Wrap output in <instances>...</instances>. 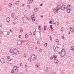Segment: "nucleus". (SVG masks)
I'll list each match as a JSON object with an SVG mask.
<instances>
[{"label": "nucleus", "mask_w": 74, "mask_h": 74, "mask_svg": "<svg viewBox=\"0 0 74 74\" xmlns=\"http://www.w3.org/2000/svg\"><path fill=\"white\" fill-rule=\"evenodd\" d=\"M31 59L34 60V59H35V55L34 54H31Z\"/></svg>", "instance_id": "obj_2"}, {"label": "nucleus", "mask_w": 74, "mask_h": 74, "mask_svg": "<svg viewBox=\"0 0 74 74\" xmlns=\"http://www.w3.org/2000/svg\"><path fill=\"white\" fill-rule=\"evenodd\" d=\"M56 41L57 42H59V40H58V39H56Z\"/></svg>", "instance_id": "obj_30"}, {"label": "nucleus", "mask_w": 74, "mask_h": 74, "mask_svg": "<svg viewBox=\"0 0 74 74\" xmlns=\"http://www.w3.org/2000/svg\"><path fill=\"white\" fill-rule=\"evenodd\" d=\"M32 20L33 22H34V21H35V18H32Z\"/></svg>", "instance_id": "obj_19"}, {"label": "nucleus", "mask_w": 74, "mask_h": 74, "mask_svg": "<svg viewBox=\"0 0 74 74\" xmlns=\"http://www.w3.org/2000/svg\"><path fill=\"white\" fill-rule=\"evenodd\" d=\"M65 8V6L64 5H63L61 7V9L62 10H64Z\"/></svg>", "instance_id": "obj_7"}, {"label": "nucleus", "mask_w": 74, "mask_h": 74, "mask_svg": "<svg viewBox=\"0 0 74 74\" xmlns=\"http://www.w3.org/2000/svg\"><path fill=\"white\" fill-rule=\"evenodd\" d=\"M27 4H29L31 3L30 2V1H29V0L27 1Z\"/></svg>", "instance_id": "obj_23"}, {"label": "nucleus", "mask_w": 74, "mask_h": 74, "mask_svg": "<svg viewBox=\"0 0 74 74\" xmlns=\"http://www.w3.org/2000/svg\"><path fill=\"white\" fill-rule=\"evenodd\" d=\"M37 8H35L34 9V11L35 12H36L37 11Z\"/></svg>", "instance_id": "obj_16"}, {"label": "nucleus", "mask_w": 74, "mask_h": 74, "mask_svg": "<svg viewBox=\"0 0 74 74\" xmlns=\"http://www.w3.org/2000/svg\"><path fill=\"white\" fill-rule=\"evenodd\" d=\"M29 0L30 2L31 3H32L33 2V0Z\"/></svg>", "instance_id": "obj_24"}, {"label": "nucleus", "mask_w": 74, "mask_h": 74, "mask_svg": "<svg viewBox=\"0 0 74 74\" xmlns=\"http://www.w3.org/2000/svg\"><path fill=\"white\" fill-rule=\"evenodd\" d=\"M70 34V32H69V34Z\"/></svg>", "instance_id": "obj_63"}, {"label": "nucleus", "mask_w": 74, "mask_h": 74, "mask_svg": "<svg viewBox=\"0 0 74 74\" xmlns=\"http://www.w3.org/2000/svg\"><path fill=\"white\" fill-rule=\"evenodd\" d=\"M3 32H2L1 31L0 32V34H3Z\"/></svg>", "instance_id": "obj_35"}, {"label": "nucleus", "mask_w": 74, "mask_h": 74, "mask_svg": "<svg viewBox=\"0 0 74 74\" xmlns=\"http://www.w3.org/2000/svg\"><path fill=\"white\" fill-rule=\"evenodd\" d=\"M1 62V63H4V59L2 58L0 60Z\"/></svg>", "instance_id": "obj_6"}, {"label": "nucleus", "mask_w": 74, "mask_h": 74, "mask_svg": "<svg viewBox=\"0 0 74 74\" xmlns=\"http://www.w3.org/2000/svg\"><path fill=\"white\" fill-rule=\"evenodd\" d=\"M58 10H57L55 11V12H54V13L55 14H56V13H58Z\"/></svg>", "instance_id": "obj_27"}, {"label": "nucleus", "mask_w": 74, "mask_h": 74, "mask_svg": "<svg viewBox=\"0 0 74 74\" xmlns=\"http://www.w3.org/2000/svg\"><path fill=\"white\" fill-rule=\"evenodd\" d=\"M13 52L14 53H16V50L14 49Z\"/></svg>", "instance_id": "obj_14"}, {"label": "nucleus", "mask_w": 74, "mask_h": 74, "mask_svg": "<svg viewBox=\"0 0 74 74\" xmlns=\"http://www.w3.org/2000/svg\"><path fill=\"white\" fill-rule=\"evenodd\" d=\"M41 29V26H38V29H39V30H40Z\"/></svg>", "instance_id": "obj_18"}, {"label": "nucleus", "mask_w": 74, "mask_h": 74, "mask_svg": "<svg viewBox=\"0 0 74 74\" xmlns=\"http://www.w3.org/2000/svg\"><path fill=\"white\" fill-rule=\"evenodd\" d=\"M51 30H53V29L52 28H51Z\"/></svg>", "instance_id": "obj_42"}, {"label": "nucleus", "mask_w": 74, "mask_h": 74, "mask_svg": "<svg viewBox=\"0 0 74 74\" xmlns=\"http://www.w3.org/2000/svg\"><path fill=\"white\" fill-rule=\"evenodd\" d=\"M7 59H10V56H8V57H7Z\"/></svg>", "instance_id": "obj_34"}, {"label": "nucleus", "mask_w": 74, "mask_h": 74, "mask_svg": "<svg viewBox=\"0 0 74 74\" xmlns=\"http://www.w3.org/2000/svg\"><path fill=\"white\" fill-rule=\"evenodd\" d=\"M21 32V33H22V32H23V29H21V30L20 31Z\"/></svg>", "instance_id": "obj_33"}, {"label": "nucleus", "mask_w": 74, "mask_h": 74, "mask_svg": "<svg viewBox=\"0 0 74 74\" xmlns=\"http://www.w3.org/2000/svg\"><path fill=\"white\" fill-rule=\"evenodd\" d=\"M53 56L54 59H56V58H57V56H56L55 55H53Z\"/></svg>", "instance_id": "obj_13"}, {"label": "nucleus", "mask_w": 74, "mask_h": 74, "mask_svg": "<svg viewBox=\"0 0 74 74\" xmlns=\"http://www.w3.org/2000/svg\"><path fill=\"white\" fill-rule=\"evenodd\" d=\"M8 6H9V7H12V5L11 3H9L8 4Z\"/></svg>", "instance_id": "obj_17"}, {"label": "nucleus", "mask_w": 74, "mask_h": 74, "mask_svg": "<svg viewBox=\"0 0 74 74\" xmlns=\"http://www.w3.org/2000/svg\"><path fill=\"white\" fill-rule=\"evenodd\" d=\"M50 28H52V25H51L50 26Z\"/></svg>", "instance_id": "obj_46"}, {"label": "nucleus", "mask_w": 74, "mask_h": 74, "mask_svg": "<svg viewBox=\"0 0 74 74\" xmlns=\"http://www.w3.org/2000/svg\"><path fill=\"white\" fill-rule=\"evenodd\" d=\"M17 44L18 45H21L22 44V42L18 41L17 42Z\"/></svg>", "instance_id": "obj_5"}, {"label": "nucleus", "mask_w": 74, "mask_h": 74, "mask_svg": "<svg viewBox=\"0 0 74 74\" xmlns=\"http://www.w3.org/2000/svg\"><path fill=\"white\" fill-rule=\"evenodd\" d=\"M10 53H12V49H11L10 50Z\"/></svg>", "instance_id": "obj_26"}, {"label": "nucleus", "mask_w": 74, "mask_h": 74, "mask_svg": "<svg viewBox=\"0 0 74 74\" xmlns=\"http://www.w3.org/2000/svg\"><path fill=\"white\" fill-rule=\"evenodd\" d=\"M47 29V26H45L44 27V30H46Z\"/></svg>", "instance_id": "obj_22"}, {"label": "nucleus", "mask_w": 74, "mask_h": 74, "mask_svg": "<svg viewBox=\"0 0 74 74\" xmlns=\"http://www.w3.org/2000/svg\"><path fill=\"white\" fill-rule=\"evenodd\" d=\"M54 62H55V63H58V61L57 60H54Z\"/></svg>", "instance_id": "obj_9"}, {"label": "nucleus", "mask_w": 74, "mask_h": 74, "mask_svg": "<svg viewBox=\"0 0 74 74\" xmlns=\"http://www.w3.org/2000/svg\"><path fill=\"white\" fill-rule=\"evenodd\" d=\"M27 34H26L25 36V38H27Z\"/></svg>", "instance_id": "obj_28"}, {"label": "nucleus", "mask_w": 74, "mask_h": 74, "mask_svg": "<svg viewBox=\"0 0 74 74\" xmlns=\"http://www.w3.org/2000/svg\"><path fill=\"white\" fill-rule=\"evenodd\" d=\"M27 19H28V20H29V18H27Z\"/></svg>", "instance_id": "obj_55"}, {"label": "nucleus", "mask_w": 74, "mask_h": 74, "mask_svg": "<svg viewBox=\"0 0 74 74\" xmlns=\"http://www.w3.org/2000/svg\"><path fill=\"white\" fill-rule=\"evenodd\" d=\"M55 73H56L55 72H53V74H55Z\"/></svg>", "instance_id": "obj_54"}, {"label": "nucleus", "mask_w": 74, "mask_h": 74, "mask_svg": "<svg viewBox=\"0 0 74 74\" xmlns=\"http://www.w3.org/2000/svg\"><path fill=\"white\" fill-rule=\"evenodd\" d=\"M28 8H30V5H28Z\"/></svg>", "instance_id": "obj_50"}, {"label": "nucleus", "mask_w": 74, "mask_h": 74, "mask_svg": "<svg viewBox=\"0 0 74 74\" xmlns=\"http://www.w3.org/2000/svg\"><path fill=\"white\" fill-rule=\"evenodd\" d=\"M56 10V8H54L53 9V11H55Z\"/></svg>", "instance_id": "obj_45"}, {"label": "nucleus", "mask_w": 74, "mask_h": 74, "mask_svg": "<svg viewBox=\"0 0 74 74\" xmlns=\"http://www.w3.org/2000/svg\"><path fill=\"white\" fill-rule=\"evenodd\" d=\"M56 9H58L57 10L58 11L59 10H60V8L59 7V6H58L56 8Z\"/></svg>", "instance_id": "obj_15"}, {"label": "nucleus", "mask_w": 74, "mask_h": 74, "mask_svg": "<svg viewBox=\"0 0 74 74\" xmlns=\"http://www.w3.org/2000/svg\"><path fill=\"white\" fill-rule=\"evenodd\" d=\"M13 24H14V25H15V24H16L15 22H14L13 23Z\"/></svg>", "instance_id": "obj_49"}, {"label": "nucleus", "mask_w": 74, "mask_h": 74, "mask_svg": "<svg viewBox=\"0 0 74 74\" xmlns=\"http://www.w3.org/2000/svg\"><path fill=\"white\" fill-rule=\"evenodd\" d=\"M53 24L54 25H55V24H56V23H54Z\"/></svg>", "instance_id": "obj_64"}, {"label": "nucleus", "mask_w": 74, "mask_h": 74, "mask_svg": "<svg viewBox=\"0 0 74 74\" xmlns=\"http://www.w3.org/2000/svg\"><path fill=\"white\" fill-rule=\"evenodd\" d=\"M31 59H32V58H29L28 60L29 61V62H30L31 61Z\"/></svg>", "instance_id": "obj_32"}, {"label": "nucleus", "mask_w": 74, "mask_h": 74, "mask_svg": "<svg viewBox=\"0 0 74 74\" xmlns=\"http://www.w3.org/2000/svg\"><path fill=\"white\" fill-rule=\"evenodd\" d=\"M61 30L62 32H63V29H61Z\"/></svg>", "instance_id": "obj_51"}, {"label": "nucleus", "mask_w": 74, "mask_h": 74, "mask_svg": "<svg viewBox=\"0 0 74 74\" xmlns=\"http://www.w3.org/2000/svg\"><path fill=\"white\" fill-rule=\"evenodd\" d=\"M42 4H40V6H42Z\"/></svg>", "instance_id": "obj_57"}, {"label": "nucleus", "mask_w": 74, "mask_h": 74, "mask_svg": "<svg viewBox=\"0 0 74 74\" xmlns=\"http://www.w3.org/2000/svg\"><path fill=\"white\" fill-rule=\"evenodd\" d=\"M67 8L68 10H70L71 9V6L70 5H68L67 6Z\"/></svg>", "instance_id": "obj_3"}, {"label": "nucleus", "mask_w": 74, "mask_h": 74, "mask_svg": "<svg viewBox=\"0 0 74 74\" xmlns=\"http://www.w3.org/2000/svg\"><path fill=\"white\" fill-rule=\"evenodd\" d=\"M62 38H64V36H62Z\"/></svg>", "instance_id": "obj_59"}, {"label": "nucleus", "mask_w": 74, "mask_h": 74, "mask_svg": "<svg viewBox=\"0 0 74 74\" xmlns=\"http://www.w3.org/2000/svg\"><path fill=\"white\" fill-rule=\"evenodd\" d=\"M18 18V16H16V19H17V18Z\"/></svg>", "instance_id": "obj_48"}, {"label": "nucleus", "mask_w": 74, "mask_h": 74, "mask_svg": "<svg viewBox=\"0 0 74 74\" xmlns=\"http://www.w3.org/2000/svg\"><path fill=\"white\" fill-rule=\"evenodd\" d=\"M52 21H50L49 22V23H50V24H52Z\"/></svg>", "instance_id": "obj_36"}, {"label": "nucleus", "mask_w": 74, "mask_h": 74, "mask_svg": "<svg viewBox=\"0 0 74 74\" xmlns=\"http://www.w3.org/2000/svg\"><path fill=\"white\" fill-rule=\"evenodd\" d=\"M16 68H17V66H14V70H16Z\"/></svg>", "instance_id": "obj_11"}, {"label": "nucleus", "mask_w": 74, "mask_h": 74, "mask_svg": "<svg viewBox=\"0 0 74 74\" xmlns=\"http://www.w3.org/2000/svg\"><path fill=\"white\" fill-rule=\"evenodd\" d=\"M36 67H39V66H38V64H37L36 65V66H35Z\"/></svg>", "instance_id": "obj_25"}, {"label": "nucleus", "mask_w": 74, "mask_h": 74, "mask_svg": "<svg viewBox=\"0 0 74 74\" xmlns=\"http://www.w3.org/2000/svg\"><path fill=\"white\" fill-rule=\"evenodd\" d=\"M58 53L59 54H60V52H59Z\"/></svg>", "instance_id": "obj_60"}, {"label": "nucleus", "mask_w": 74, "mask_h": 74, "mask_svg": "<svg viewBox=\"0 0 74 74\" xmlns=\"http://www.w3.org/2000/svg\"><path fill=\"white\" fill-rule=\"evenodd\" d=\"M65 54H66V53L64 51H62L61 52V55L62 57H63L65 55Z\"/></svg>", "instance_id": "obj_1"}, {"label": "nucleus", "mask_w": 74, "mask_h": 74, "mask_svg": "<svg viewBox=\"0 0 74 74\" xmlns=\"http://www.w3.org/2000/svg\"><path fill=\"white\" fill-rule=\"evenodd\" d=\"M57 48H58V49H59V47H57Z\"/></svg>", "instance_id": "obj_61"}, {"label": "nucleus", "mask_w": 74, "mask_h": 74, "mask_svg": "<svg viewBox=\"0 0 74 74\" xmlns=\"http://www.w3.org/2000/svg\"><path fill=\"white\" fill-rule=\"evenodd\" d=\"M11 72H12V73H14V70H12Z\"/></svg>", "instance_id": "obj_37"}, {"label": "nucleus", "mask_w": 74, "mask_h": 74, "mask_svg": "<svg viewBox=\"0 0 74 74\" xmlns=\"http://www.w3.org/2000/svg\"><path fill=\"white\" fill-rule=\"evenodd\" d=\"M34 16L33 15H32V19L33 18H34Z\"/></svg>", "instance_id": "obj_29"}, {"label": "nucleus", "mask_w": 74, "mask_h": 74, "mask_svg": "<svg viewBox=\"0 0 74 74\" xmlns=\"http://www.w3.org/2000/svg\"><path fill=\"white\" fill-rule=\"evenodd\" d=\"M42 51V49H40V52H41Z\"/></svg>", "instance_id": "obj_43"}, {"label": "nucleus", "mask_w": 74, "mask_h": 74, "mask_svg": "<svg viewBox=\"0 0 74 74\" xmlns=\"http://www.w3.org/2000/svg\"><path fill=\"white\" fill-rule=\"evenodd\" d=\"M10 31L11 32H12V30H10Z\"/></svg>", "instance_id": "obj_58"}, {"label": "nucleus", "mask_w": 74, "mask_h": 74, "mask_svg": "<svg viewBox=\"0 0 74 74\" xmlns=\"http://www.w3.org/2000/svg\"><path fill=\"white\" fill-rule=\"evenodd\" d=\"M12 60V59H11L10 60H9V62H10V61H11V60Z\"/></svg>", "instance_id": "obj_40"}, {"label": "nucleus", "mask_w": 74, "mask_h": 74, "mask_svg": "<svg viewBox=\"0 0 74 74\" xmlns=\"http://www.w3.org/2000/svg\"><path fill=\"white\" fill-rule=\"evenodd\" d=\"M70 10H69V9H68L67 10V12L68 13H69V12H70Z\"/></svg>", "instance_id": "obj_21"}, {"label": "nucleus", "mask_w": 74, "mask_h": 74, "mask_svg": "<svg viewBox=\"0 0 74 74\" xmlns=\"http://www.w3.org/2000/svg\"><path fill=\"white\" fill-rule=\"evenodd\" d=\"M45 47H47V43H45Z\"/></svg>", "instance_id": "obj_31"}, {"label": "nucleus", "mask_w": 74, "mask_h": 74, "mask_svg": "<svg viewBox=\"0 0 74 74\" xmlns=\"http://www.w3.org/2000/svg\"><path fill=\"white\" fill-rule=\"evenodd\" d=\"M23 19H25V18H23Z\"/></svg>", "instance_id": "obj_62"}, {"label": "nucleus", "mask_w": 74, "mask_h": 74, "mask_svg": "<svg viewBox=\"0 0 74 74\" xmlns=\"http://www.w3.org/2000/svg\"><path fill=\"white\" fill-rule=\"evenodd\" d=\"M19 1H17L16 3V5H18V4H19Z\"/></svg>", "instance_id": "obj_10"}, {"label": "nucleus", "mask_w": 74, "mask_h": 74, "mask_svg": "<svg viewBox=\"0 0 74 74\" xmlns=\"http://www.w3.org/2000/svg\"><path fill=\"white\" fill-rule=\"evenodd\" d=\"M71 49L72 50L74 51V47H71Z\"/></svg>", "instance_id": "obj_20"}, {"label": "nucleus", "mask_w": 74, "mask_h": 74, "mask_svg": "<svg viewBox=\"0 0 74 74\" xmlns=\"http://www.w3.org/2000/svg\"><path fill=\"white\" fill-rule=\"evenodd\" d=\"M35 34H36V32H34V34H33L34 35H35Z\"/></svg>", "instance_id": "obj_38"}, {"label": "nucleus", "mask_w": 74, "mask_h": 74, "mask_svg": "<svg viewBox=\"0 0 74 74\" xmlns=\"http://www.w3.org/2000/svg\"><path fill=\"white\" fill-rule=\"evenodd\" d=\"M6 21L7 22H10V17H8L6 18Z\"/></svg>", "instance_id": "obj_8"}, {"label": "nucleus", "mask_w": 74, "mask_h": 74, "mask_svg": "<svg viewBox=\"0 0 74 74\" xmlns=\"http://www.w3.org/2000/svg\"><path fill=\"white\" fill-rule=\"evenodd\" d=\"M54 51H55V52H56V47H54Z\"/></svg>", "instance_id": "obj_12"}, {"label": "nucleus", "mask_w": 74, "mask_h": 74, "mask_svg": "<svg viewBox=\"0 0 74 74\" xmlns=\"http://www.w3.org/2000/svg\"><path fill=\"white\" fill-rule=\"evenodd\" d=\"M52 58H53L52 57H50L51 59H52Z\"/></svg>", "instance_id": "obj_52"}, {"label": "nucleus", "mask_w": 74, "mask_h": 74, "mask_svg": "<svg viewBox=\"0 0 74 74\" xmlns=\"http://www.w3.org/2000/svg\"><path fill=\"white\" fill-rule=\"evenodd\" d=\"M50 40H52V38L51 36H50Z\"/></svg>", "instance_id": "obj_39"}, {"label": "nucleus", "mask_w": 74, "mask_h": 74, "mask_svg": "<svg viewBox=\"0 0 74 74\" xmlns=\"http://www.w3.org/2000/svg\"><path fill=\"white\" fill-rule=\"evenodd\" d=\"M9 33H10V32H8L7 34H9Z\"/></svg>", "instance_id": "obj_53"}, {"label": "nucleus", "mask_w": 74, "mask_h": 74, "mask_svg": "<svg viewBox=\"0 0 74 74\" xmlns=\"http://www.w3.org/2000/svg\"><path fill=\"white\" fill-rule=\"evenodd\" d=\"M57 25H59V23H57Z\"/></svg>", "instance_id": "obj_56"}, {"label": "nucleus", "mask_w": 74, "mask_h": 74, "mask_svg": "<svg viewBox=\"0 0 74 74\" xmlns=\"http://www.w3.org/2000/svg\"><path fill=\"white\" fill-rule=\"evenodd\" d=\"M25 67H27V65H25Z\"/></svg>", "instance_id": "obj_44"}, {"label": "nucleus", "mask_w": 74, "mask_h": 74, "mask_svg": "<svg viewBox=\"0 0 74 74\" xmlns=\"http://www.w3.org/2000/svg\"><path fill=\"white\" fill-rule=\"evenodd\" d=\"M19 38H21V35H19L18 36Z\"/></svg>", "instance_id": "obj_41"}, {"label": "nucleus", "mask_w": 74, "mask_h": 74, "mask_svg": "<svg viewBox=\"0 0 74 74\" xmlns=\"http://www.w3.org/2000/svg\"><path fill=\"white\" fill-rule=\"evenodd\" d=\"M20 66H22V64L21 63L20 64Z\"/></svg>", "instance_id": "obj_47"}, {"label": "nucleus", "mask_w": 74, "mask_h": 74, "mask_svg": "<svg viewBox=\"0 0 74 74\" xmlns=\"http://www.w3.org/2000/svg\"><path fill=\"white\" fill-rule=\"evenodd\" d=\"M70 31V32H74V27H73V28L72 27H71Z\"/></svg>", "instance_id": "obj_4"}]
</instances>
